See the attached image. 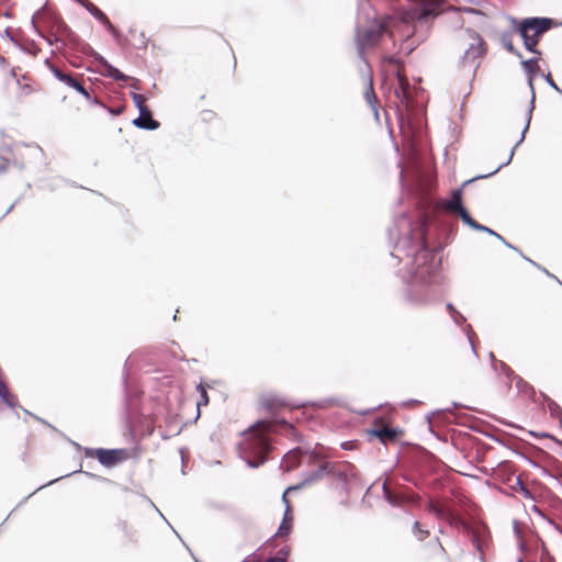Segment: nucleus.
Instances as JSON below:
<instances>
[{
  "label": "nucleus",
  "instance_id": "7",
  "mask_svg": "<svg viewBox=\"0 0 562 562\" xmlns=\"http://www.w3.org/2000/svg\"><path fill=\"white\" fill-rule=\"evenodd\" d=\"M465 32L468 37L471 40V43L461 57L460 65L463 69L467 67L471 68L473 76H475V71L480 66L481 59L486 54V44L477 32L471 29H467Z\"/></svg>",
  "mask_w": 562,
  "mask_h": 562
},
{
  "label": "nucleus",
  "instance_id": "29",
  "mask_svg": "<svg viewBox=\"0 0 562 562\" xmlns=\"http://www.w3.org/2000/svg\"><path fill=\"white\" fill-rule=\"evenodd\" d=\"M512 488L513 490H516V488H519V491L521 492V494L526 497V498H532V495H531V492L527 488V486L522 483L520 476H516L515 477V484L512 485Z\"/></svg>",
  "mask_w": 562,
  "mask_h": 562
},
{
  "label": "nucleus",
  "instance_id": "44",
  "mask_svg": "<svg viewBox=\"0 0 562 562\" xmlns=\"http://www.w3.org/2000/svg\"><path fill=\"white\" fill-rule=\"evenodd\" d=\"M353 446H355V442H352V441H345L341 443V448L345 450H350L353 448Z\"/></svg>",
  "mask_w": 562,
  "mask_h": 562
},
{
  "label": "nucleus",
  "instance_id": "27",
  "mask_svg": "<svg viewBox=\"0 0 562 562\" xmlns=\"http://www.w3.org/2000/svg\"><path fill=\"white\" fill-rule=\"evenodd\" d=\"M548 411L550 412V415L552 417H555L559 419V422L562 426V408H561V406L555 401L549 400Z\"/></svg>",
  "mask_w": 562,
  "mask_h": 562
},
{
  "label": "nucleus",
  "instance_id": "62",
  "mask_svg": "<svg viewBox=\"0 0 562 562\" xmlns=\"http://www.w3.org/2000/svg\"><path fill=\"white\" fill-rule=\"evenodd\" d=\"M555 280H557V281L560 283V285L562 286V282H560L558 279H555Z\"/></svg>",
  "mask_w": 562,
  "mask_h": 562
},
{
  "label": "nucleus",
  "instance_id": "23",
  "mask_svg": "<svg viewBox=\"0 0 562 562\" xmlns=\"http://www.w3.org/2000/svg\"><path fill=\"white\" fill-rule=\"evenodd\" d=\"M429 512L434 513L436 516L440 518H451L450 510L443 505L436 504L434 501H430L427 505Z\"/></svg>",
  "mask_w": 562,
  "mask_h": 562
},
{
  "label": "nucleus",
  "instance_id": "16",
  "mask_svg": "<svg viewBox=\"0 0 562 562\" xmlns=\"http://www.w3.org/2000/svg\"><path fill=\"white\" fill-rule=\"evenodd\" d=\"M286 491L283 493L282 495V499L283 502L286 504V509H285V513L283 515V519H282V522L277 531V535L280 536V537H286L289 536L290 531H291V528H292V520H293V517L290 513V507H289V504H288V499H286Z\"/></svg>",
  "mask_w": 562,
  "mask_h": 562
},
{
  "label": "nucleus",
  "instance_id": "51",
  "mask_svg": "<svg viewBox=\"0 0 562 562\" xmlns=\"http://www.w3.org/2000/svg\"><path fill=\"white\" fill-rule=\"evenodd\" d=\"M390 63H391V64H394V65H396V66H398V64H400L398 59H396V58H394V57H391V58H390Z\"/></svg>",
  "mask_w": 562,
  "mask_h": 562
},
{
  "label": "nucleus",
  "instance_id": "37",
  "mask_svg": "<svg viewBox=\"0 0 562 562\" xmlns=\"http://www.w3.org/2000/svg\"><path fill=\"white\" fill-rule=\"evenodd\" d=\"M465 335H467V337L469 339V342L471 345L472 352L474 355H476L475 347H474V344H473V335H474V333H473L472 327L470 325H468L465 327Z\"/></svg>",
  "mask_w": 562,
  "mask_h": 562
},
{
  "label": "nucleus",
  "instance_id": "19",
  "mask_svg": "<svg viewBox=\"0 0 562 562\" xmlns=\"http://www.w3.org/2000/svg\"><path fill=\"white\" fill-rule=\"evenodd\" d=\"M513 32H515L514 30L513 31H505V32H502L501 35H499V41H501V44L502 46L510 54H514L515 56H517L518 58H522V54L516 49L513 45V42H512V36H513Z\"/></svg>",
  "mask_w": 562,
  "mask_h": 562
},
{
  "label": "nucleus",
  "instance_id": "17",
  "mask_svg": "<svg viewBox=\"0 0 562 562\" xmlns=\"http://www.w3.org/2000/svg\"><path fill=\"white\" fill-rule=\"evenodd\" d=\"M446 207L450 212L458 213L461 209H464L462 203V190L456 189L452 191L451 198L447 201Z\"/></svg>",
  "mask_w": 562,
  "mask_h": 562
},
{
  "label": "nucleus",
  "instance_id": "35",
  "mask_svg": "<svg viewBox=\"0 0 562 562\" xmlns=\"http://www.w3.org/2000/svg\"><path fill=\"white\" fill-rule=\"evenodd\" d=\"M513 379L516 380V386L520 390V391H525L526 387L532 390V386H530L526 381H524L522 378L520 376H517L514 374V376H512Z\"/></svg>",
  "mask_w": 562,
  "mask_h": 562
},
{
  "label": "nucleus",
  "instance_id": "10",
  "mask_svg": "<svg viewBox=\"0 0 562 562\" xmlns=\"http://www.w3.org/2000/svg\"><path fill=\"white\" fill-rule=\"evenodd\" d=\"M439 14V11L436 7L429 4H423L414 10L406 11L402 14L403 23H413V22H426L429 19H435Z\"/></svg>",
  "mask_w": 562,
  "mask_h": 562
},
{
  "label": "nucleus",
  "instance_id": "39",
  "mask_svg": "<svg viewBox=\"0 0 562 562\" xmlns=\"http://www.w3.org/2000/svg\"><path fill=\"white\" fill-rule=\"evenodd\" d=\"M544 80L547 81V83L552 88L554 89L555 91H558L559 93L562 94V90L558 87V85L554 82V80L552 79L551 75L550 74H547L546 76H543Z\"/></svg>",
  "mask_w": 562,
  "mask_h": 562
},
{
  "label": "nucleus",
  "instance_id": "45",
  "mask_svg": "<svg viewBox=\"0 0 562 562\" xmlns=\"http://www.w3.org/2000/svg\"><path fill=\"white\" fill-rule=\"evenodd\" d=\"M503 244H504L507 248L513 249V250H515V251L519 252V254H520V256H521L522 258L525 257V256L521 254V251H519V249H518L517 247L513 246V245H512L510 243H508L507 240H505V243H503Z\"/></svg>",
  "mask_w": 562,
  "mask_h": 562
},
{
  "label": "nucleus",
  "instance_id": "59",
  "mask_svg": "<svg viewBox=\"0 0 562 562\" xmlns=\"http://www.w3.org/2000/svg\"><path fill=\"white\" fill-rule=\"evenodd\" d=\"M13 205L9 206L7 213H9L12 210Z\"/></svg>",
  "mask_w": 562,
  "mask_h": 562
},
{
  "label": "nucleus",
  "instance_id": "30",
  "mask_svg": "<svg viewBox=\"0 0 562 562\" xmlns=\"http://www.w3.org/2000/svg\"><path fill=\"white\" fill-rule=\"evenodd\" d=\"M413 535L419 540V541H423L424 539H426L429 535V531L428 530H425L422 528L420 524L418 521H415L414 525H413Z\"/></svg>",
  "mask_w": 562,
  "mask_h": 562
},
{
  "label": "nucleus",
  "instance_id": "48",
  "mask_svg": "<svg viewBox=\"0 0 562 562\" xmlns=\"http://www.w3.org/2000/svg\"><path fill=\"white\" fill-rule=\"evenodd\" d=\"M126 396H127V400L131 401L132 400V396H134V393L132 391H130L127 387H126ZM135 396H137V394L135 393Z\"/></svg>",
  "mask_w": 562,
  "mask_h": 562
},
{
  "label": "nucleus",
  "instance_id": "6",
  "mask_svg": "<svg viewBox=\"0 0 562 562\" xmlns=\"http://www.w3.org/2000/svg\"><path fill=\"white\" fill-rule=\"evenodd\" d=\"M38 20H42L47 27H56V31L60 36L68 37L70 41L74 40L75 35L69 26L64 21L48 13L45 7H43L33 14L31 23L35 31L44 37L49 45H53L54 42H58L59 38L56 34L45 35L37 24Z\"/></svg>",
  "mask_w": 562,
  "mask_h": 562
},
{
  "label": "nucleus",
  "instance_id": "25",
  "mask_svg": "<svg viewBox=\"0 0 562 562\" xmlns=\"http://www.w3.org/2000/svg\"><path fill=\"white\" fill-rule=\"evenodd\" d=\"M457 214L460 216L461 221L472 229L475 231V228H480L479 223L474 218H472V216L470 215L465 207L461 209V211H459Z\"/></svg>",
  "mask_w": 562,
  "mask_h": 562
},
{
  "label": "nucleus",
  "instance_id": "31",
  "mask_svg": "<svg viewBox=\"0 0 562 562\" xmlns=\"http://www.w3.org/2000/svg\"><path fill=\"white\" fill-rule=\"evenodd\" d=\"M131 97H132V100H133L135 106L138 109V111H140V108H147L145 105L146 98L143 94L132 92Z\"/></svg>",
  "mask_w": 562,
  "mask_h": 562
},
{
  "label": "nucleus",
  "instance_id": "41",
  "mask_svg": "<svg viewBox=\"0 0 562 562\" xmlns=\"http://www.w3.org/2000/svg\"><path fill=\"white\" fill-rule=\"evenodd\" d=\"M479 227H480V228H475V231H477V232H484V233H486V234H488V235H491V236L496 235V232H495V231H493L492 228H490V227H487V226H484V225H482V224H480V223H479Z\"/></svg>",
  "mask_w": 562,
  "mask_h": 562
},
{
  "label": "nucleus",
  "instance_id": "49",
  "mask_svg": "<svg viewBox=\"0 0 562 562\" xmlns=\"http://www.w3.org/2000/svg\"><path fill=\"white\" fill-rule=\"evenodd\" d=\"M420 402L418 400H409L407 402L404 403V405H415V404H419Z\"/></svg>",
  "mask_w": 562,
  "mask_h": 562
},
{
  "label": "nucleus",
  "instance_id": "11",
  "mask_svg": "<svg viewBox=\"0 0 562 562\" xmlns=\"http://www.w3.org/2000/svg\"><path fill=\"white\" fill-rule=\"evenodd\" d=\"M331 472H333V467L330 465V463L325 462V463L321 464L313 472L306 474L304 476V479L299 484L288 487L286 492L296 491V490H301L303 487L311 486V485L319 482L321 480H323L326 475H328Z\"/></svg>",
  "mask_w": 562,
  "mask_h": 562
},
{
  "label": "nucleus",
  "instance_id": "14",
  "mask_svg": "<svg viewBox=\"0 0 562 562\" xmlns=\"http://www.w3.org/2000/svg\"><path fill=\"white\" fill-rule=\"evenodd\" d=\"M401 431L397 428L389 426H375L368 430V435L376 437L381 442L395 440Z\"/></svg>",
  "mask_w": 562,
  "mask_h": 562
},
{
  "label": "nucleus",
  "instance_id": "46",
  "mask_svg": "<svg viewBox=\"0 0 562 562\" xmlns=\"http://www.w3.org/2000/svg\"><path fill=\"white\" fill-rule=\"evenodd\" d=\"M267 562H286V560L284 558H280V557H272V558H269L267 560Z\"/></svg>",
  "mask_w": 562,
  "mask_h": 562
},
{
  "label": "nucleus",
  "instance_id": "34",
  "mask_svg": "<svg viewBox=\"0 0 562 562\" xmlns=\"http://www.w3.org/2000/svg\"><path fill=\"white\" fill-rule=\"evenodd\" d=\"M106 29L108 31L115 37V38H119L120 37V33L119 31L115 29V26L111 23V21L108 19V16L105 18V20H103L101 22Z\"/></svg>",
  "mask_w": 562,
  "mask_h": 562
},
{
  "label": "nucleus",
  "instance_id": "57",
  "mask_svg": "<svg viewBox=\"0 0 562 562\" xmlns=\"http://www.w3.org/2000/svg\"><path fill=\"white\" fill-rule=\"evenodd\" d=\"M23 412H24L25 414L31 415V413H30L27 409H25V408H23Z\"/></svg>",
  "mask_w": 562,
  "mask_h": 562
},
{
  "label": "nucleus",
  "instance_id": "22",
  "mask_svg": "<svg viewBox=\"0 0 562 562\" xmlns=\"http://www.w3.org/2000/svg\"><path fill=\"white\" fill-rule=\"evenodd\" d=\"M364 98H366V101L368 102V104L372 108L375 116L378 117V110H376V105H375L378 102V99H376V95L373 90L372 78L369 79L368 87L364 91Z\"/></svg>",
  "mask_w": 562,
  "mask_h": 562
},
{
  "label": "nucleus",
  "instance_id": "36",
  "mask_svg": "<svg viewBox=\"0 0 562 562\" xmlns=\"http://www.w3.org/2000/svg\"><path fill=\"white\" fill-rule=\"evenodd\" d=\"M82 52L88 56H92L94 60L98 63V55L100 54L95 52L90 45L83 44Z\"/></svg>",
  "mask_w": 562,
  "mask_h": 562
},
{
  "label": "nucleus",
  "instance_id": "50",
  "mask_svg": "<svg viewBox=\"0 0 562 562\" xmlns=\"http://www.w3.org/2000/svg\"><path fill=\"white\" fill-rule=\"evenodd\" d=\"M493 236H494L495 238H497L498 240H501L502 243H505V240H506V239H505L502 235H499L498 233H496V235H493Z\"/></svg>",
  "mask_w": 562,
  "mask_h": 562
},
{
  "label": "nucleus",
  "instance_id": "2",
  "mask_svg": "<svg viewBox=\"0 0 562 562\" xmlns=\"http://www.w3.org/2000/svg\"><path fill=\"white\" fill-rule=\"evenodd\" d=\"M270 426L259 420L247 432L245 439L239 443V454L247 465L257 469L262 465L272 450L271 439L268 436Z\"/></svg>",
  "mask_w": 562,
  "mask_h": 562
},
{
  "label": "nucleus",
  "instance_id": "24",
  "mask_svg": "<svg viewBox=\"0 0 562 562\" xmlns=\"http://www.w3.org/2000/svg\"><path fill=\"white\" fill-rule=\"evenodd\" d=\"M0 397L11 408L18 406L16 400L9 392L5 383L0 379Z\"/></svg>",
  "mask_w": 562,
  "mask_h": 562
},
{
  "label": "nucleus",
  "instance_id": "5",
  "mask_svg": "<svg viewBox=\"0 0 562 562\" xmlns=\"http://www.w3.org/2000/svg\"><path fill=\"white\" fill-rule=\"evenodd\" d=\"M391 23L392 19L385 18L380 21H374V23L369 27H358L356 30V44L358 55L364 61V65L367 67L368 63L366 61L364 58L366 50L375 46L381 41L382 36L389 32Z\"/></svg>",
  "mask_w": 562,
  "mask_h": 562
},
{
  "label": "nucleus",
  "instance_id": "20",
  "mask_svg": "<svg viewBox=\"0 0 562 562\" xmlns=\"http://www.w3.org/2000/svg\"><path fill=\"white\" fill-rule=\"evenodd\" d=\"M490 359L492 361V368L495 372L501 371L508 379H512V376H514V371L504 361L496 360L493 352H490Z\"/></svg>",
  "mask_w": 562,
  "mask_h": 562
},
{
  "label": "nucleus",
  "instance_id": "9",
  "mask_svg": "<svg viewBox=\"0 0 562 562\" xmlns=\"http://www.w3.org/2000/svg\"><path fill=\"white\" fill-rule=\"evenodd\" d=\"M52 72L54 74L55 78L59 80L60 82H64L67 87L76 90L79 94H81L87 101L91 103L101 104L97 98H92L83 83L75 78L72 75L63 71L61 69L52 66Z\"/></svg>",
  "mask_w": 562,
  "mask_h": 562
},
{
  "label": "nucleus",
  "instance_id": "1",
  "mask_svg": "<svg viewBox=\"0 0 562 562\" xmlns=\"http://www.w3.org/2000/svg\"><path fill=\"white\" fill-rule=\"evenodd\" d=\"M396 233L401 236L391 255L398 260L407 259V279L405 281V300L413 305H423L428 299V289L436 281L440 262L436 249H431L426 240L428 220L425 215L412 222L402 215L395 223Z\"/></svg>",
  "mask_w": 562,
  "mask_h": 562
},
{
  "label": "nucleus",
  "instance_id": "56",
  "mask_svg": "<svg viewBox=\"0 0 562 562\" xmlns=\"http://www.w3.org/2000/svg\"><path fill=\"white\" fill-rule=\"evenodd\" d=\"M393 233H394V229H393V228L389 231V234H390L391 236L393 235Z\"/></svg>",
  "mask_w": 562,
  "mask_h": 562
},
{
  "label": "nucleus",
  "instance_id": "21",
  "mask_svg": "<svg viewBox=\"0 0 562 562\" xmlns=\"http://www.w3.org/2000/svg\"><path fill=\"white\" fill-rule=\"evenodd\" d=\"M485 533H486V530H485L484 526L479 527L472 531V541H473L475 548L481 552L483 551V548L486 543Z\"/></svg>",
  "mask_w": 562,
  "mask_h": 562
},
{
  "label": "nucleus",
  "instance_id": "26",
  "mask_svg": "<svg viewBox=\"0 0 562 562\" xmlns=\"http://www.w3.org/2000/svg\"><path fill=\"white\" fill-rule=\"evenodd\" d=\"M447 310L456 325L461 326L465 322V317L453 306L452 303H447Z\"/></svg>",
  "mask_w": 562,
  "mask_h": 562
},
{
  "label": "nucleus",
  "instance_id": "4",
  "mask_svg": "<svg viewBox=\"0 0 562 562\" xmlns=\"http://www.w3.org/2000/svg\"><path fill=\"white\" fill-rule=\"evenodd\" d=\"M521 66H522L524 70L527 72V75H528V86H529V88L531 90V100H530L529 109H528V112H527V115H526V124H525V126H524V128L521 131L520 138L515 144V146L512 148L509 157H508V159L504 164L499 165L491 173L476 176L473 179L465 181L463 184H468V183H470V182H472V181H474L476 179H483V178H487L490 176L495 175L498 170H501L504 166H507L512 161L516 148L525 140L526 133L529 130L531 117H532V112H533V109H535L536 94H535V87H533V76L539 70L538 58H529V59H525V60L522 59L521 60Z\"/></svg>",
  "mask_w": 562,
  "mask_h": 562
},
{
  "label": "nucleus",
  "instance_id": "54",
  "mask_svg": "<svg viewBox=\"0 0 562 562\" xmlns=\"http://www.w3.org/2000/svg\"><path fill=\"white\" fill-rule=\"evenodd\" d=\"M403 177H404V170H403V169H401V171H400V178H401V180H403Z\"/></svg>",
  "mask_w": 562,
  "mask_h": 562
},
{
  "label": "nucleus",
  "instance_id": "55",
  "mask_svg": "<svg viewBox=\"0 0 562 562\" xmlns=\"http://www.w3.org/2000/svg\"><path fill=\"white\" fill-rule=\"evenodd\" d=\"M112 113H113V114H115V115H117V114H120V113H121V111H120V110H114V111H112Z\"/></svg>",
  "mask_w": 562,
  "mask_h": 562
},
{
  "label": "nucleus",
  "instance_id": "8",
  "mask_svg": "<svg viewBox=\"0 0 562 562\" xmlns=\"http://www.w3.org/2000/svg\"><path fill=\"white\" fill-rule=\"evenodd\" d=\"M382 491L386 502L394 507H400L404 504H418L420 501L417 494L409 491L391 488L386 482L383 483Z\"/></svg>",
  "mask_w": 562,
  "mask_h": 562
},
{
  "label": "nucleus",
  "instance_id": "28",
  "mask_svg": "<svg viewBox=\"0 0 562 562\" xmlns=\"http://www.w3.org/2000/svg\"><path fill=\"white\" fill-rule=\"evenodd\" d=\"M198 391L200 392V401L196 403V407H198L196 418L200 416V407L202 405H207L209 404V395H207V392H206L205 387L202 384H199L198 385Z\"/></svg>",
  "mask_w": 562,
  "mask_h": 562
},
{
  "label": "nucleus",
  "instance_id": "40",
  "mask_svg": "<svg viewBox=\"0 0 562 562\" xmlns=\"http://www.w3.org/2000/svg\"><path fill=\"white\" fill-rule=\"evenodd\" d=\"M397 78H398V83L403 90V92H405L407 86H408V81L405 77H403L400 71L397 72Z\"/></svg>",
  "mask_w": 562,
  "mask_h": 562
},
{
  "label": "nucleus",
  "instance_id": "61",
  "mask_svg": "<svg viewBox=\"0 0 562 562\" xmlns=\"http://www.w3.org/2000/svg\"><path fill=\"white\" fill-rule=\"evenodd\" d=\"M555 280H557V281L560 283V285L562 286V282H560L558 279H555Z\"/></svg>",
  "mask_w": 562,
  "mask_h": 562
},
{
  "label": "nucleus",
  "instance_id": "13",
  "mask_svg": "<svg viewBox=\"0 0 562 562\" xmlns=\"http://www.w3.org/2000/svg\"><path fill=\"white\" fill-rule=\"evenodd\" d=\"M133 124L140 130L155 131L159 127V122L153 119L149 108H140L138 117L133 120Z\"/></svg>",
  "mask_w": 562,
  "mask_h": 562
},
{
  "label": "nucleus",
  "instance_id": "32",
  "mask_svg": "<svg viewBox=\"0 0 562 562\" xmlns=\"http://www.w3.org/2000/svg\"><path fill=\"white\" fill-rule=\"evenodd\" d=\"M330 405H338V406H342V402L339 400V398H335V397H330V398H326L319 403L316 404V406L318 407H327V406H330Z\"/></svg>",
  "mask_w": 562,
  "mask_h": 562
},
{
  "label": "nucleus",
  "instance_id": "15",
  "mask_svg": "<svg viewBox=\"0 0 562 562\" xmlns=\"http://www.w3.org/2000/svg\"><path fill=\"white\" fill-rule=\"evenodd\" d=\"M98 64L103 68V75L115 81H126L130 79L128 76L111 65L102 55H98Z\"/></svg>",
  "mask_w": 562,
  "mask_h": 562
},
{
  "label": "nucleus",
  "instance_id": "53",
  "mask_svg": "<svg viewBox=\"0 0 562 562\" xmlns=\"http://www.w3.org/2000/svg\"><path fill=\"white\" fill-rule=\"evenodd\" d=\"M451 405H452V408L462 407V405L457 402H453Z\"/></svg>",
  "mask_w": 562,
  "mask_h": 562
},
{
  "label": "nucleus",
  "instance_id": "58",
  "mask_svg": "<svg viewBox=\"0 0 562 562\" xmlns=\"http://www.w3.org/2000/svg\"><path fill=\"white\" fill-rule=\"evenodd\" d=\"M87 456H92L91 450H87Z\"/></svg>",
  "mask_w": 562,
  "mask_h": 562
},
{
  "label": "nucleus",
  "instance_id": "60",
  "mask_svg": "<svg viewBox=\"0 0 562 562\" xmlns=\"http://www.w3.org/2000/svg\"><path fill=\"white\" fill-rule=\"evenodd\" d=\"M445 411H446V412H449V413H451V412H452V409H451V408H446Z\"/></svg>",
  "mask_w": 562,
  "mask_h": 562
},
{
  "label": "nucleus",
  "instance_id": "12",
  "mask_svg": "<svg viewBox=\"0 0 562 562\" xmlns=\"http://www.w3.org/2000/svg\"><path fill=\"white\" fill-rule=\"evenodd\" d=\"M125 454L126 452L124 449L98 448L94 450V456L97 457L98 461L108 468L116 465L124 459Z\"/></svg>",
  "mask_w": 562,
  "mask_h": 562
},
{
  "label": "nucleus",
  "instance_id": "18",
  "mask_svg": "<svg viewBox=\"0 0 562 562\" xmlns=\"http://www.w3.org/2000/svg\"><path fill=\"white\" fill-rule=\"evenodd\" d=\"M301 452L299 449H292L288 451L283 457L281 467L285 471H291L295 465L300 463Z\"/></svg>",
  "mask_w": 562,
  "mask_h": 562
},
{
  "label": "nucleus",
  "instance_id": "33",
  "mask_svg": "<svg viewBox=\"0 0 562 562\" xmlns=\"http://www.w3.org/2000/svg\"><path fill=\"white\" fill-rule=\"evenodd\" d=\"M454 13L457 15L456 27H462L463 21L460 18V13H476V11L471 8H465V9H462L461 11H456Z\"/></svg>",
  "mask_w": 562,
  "mask_h": 562
},
{
  "label": "nucleus",
  "instance_id": "52",
  "mask_svg": "<svg viewBox=\"0 0 562 562\" xmlns=\"http://www.w3.org/2000/svg\"><path fill=\"white\" fill-rule=\"evenodd\" d=\"M54 482H56V480H53V481L48 482L47 484L40 486V487L37 488V491H38V490H41V488H43V487H45V486H47V485H52Z\"/></svg>",
  "mask_w": 562,
  "mask_h": 562
},
{
  "label": "nucleus",
  "instance_id": "63",
  "mask_svg": "<svg viewBox=\"0 0 562 562\" xmlns=\"http://www.w3.org/2000/svg\"><path fill=\"white\" fill-rule=\"evenodd\" d=\"M555 280H557V281L560 283V285L562 286V282H560L558 279H555Z\"/></svg>",
  "mask_w": 562,
  "mask_h": 562
},
{
  "label": "nucleus",
  "instance_id": "47",
  "mask_svg": "<svg viewBox=\"0 0 562 562\" xmlns=\"http://www.w3.org/2000/svg\"><path fill=\"white\" fill-rule=\"evenodd\" d=\"M543 402L548 405L549 404V400H552L551 397H549L547 394L544 393H540Z\"/></svg>",
  "mask_w": 562,
  "mask_h": 562
},
{
  "label": "nucleus",
  "instance_id": "3",
  "mask_svg": "<svg viewBox=\"0 0 562 562\" xmlns=\"http://www.w3.org/2000/svg\"><path fill=\"white\" fill-rule=\"evenodd\" d=\"M507 19L513 25L514 31L522 38L525 48L538 56L541 55V52L537 48L541 37L546 32L558 25L553 19L544 16H532L521 20L508 16Z\"/></svg>",
  "mask_w": 562,
  "mask_h": 562
},
{
  "label": "nucleus",
  "instance_id": "43",
  "mask_svg": "<svg viewBox=\"0 0 562 562\" xmlns=\"http://www.w3.org/2000/svg\"><path fill=\"white\" fill-rule=\"evenodd\" d=\"M280 424H281L282 428H284L286 430H290V431H294L295 430L293 425L289 424L285 420H281Z\"/></svg>",
  "mask_w": 562,
  "mask_h": 562
},
{
  "label": "nucleus",
  "instance_id": "42",
  "mask_svg": "<svg viewBox=\"0 0 562 562\" xmlns=\"http://www.w3.org/2000/svg\"><path fill=\"white\" fill-rule=\"evenodd\" d=\"M525 260H527L528 262H530L531 265L536 266L537 268L541 269L547 276L551 277V278H554L557 279V277H554L553 274H551L546 268H541L537 262H535L533 260L527 258V257H524Z\"/></svg>",
  "mask_w": 562,
  "mask_h": 562
},
{
  "label": "nucleus",
  "instance_id": "38",
  "mask_svg": "<svg viewBox=\"0 0 562 562\" xmlns=\"http://www.w3.org/2000/svg\"><path fill=\"white\" fill-rule=\"evenodd\" d=\"M91 15L99 22H102L106 18V15L98 7L92 8Z\"/></svg>",
  "mask_w": 562,
  "mask_h": 562
}]
</instances>
